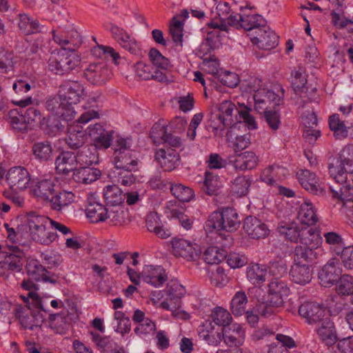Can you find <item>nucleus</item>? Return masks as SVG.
Instances as JSON below:
<instances>
[{"mask_svg": "<svg viewBox=\"0 0 353 353\" xmlns=\"http://www.w3.org/2000/svg\"><path fill=\"white\" fill-rule=\"evenodd\" d=\"M58 95V108L55 110L54 104L58 102L53 99L47 101L48 109L55 112L63 120L72 121L77 114L74 105L79 103L85 96L83 85L77 81H66L60 85Z\"/></svg>", "mask_w": 353, "mask_h": 353, "instance_id": "obj_1", "label": "nucleus"}, {"mask_svg": "<svg viewBox=\"0 0 353 353\" xmlns=\"http://www.w3.org/2000/svg\"><path fill=\"white\" fill-rule=\"evenodd\" d=\"M99 96H94L87 99L82 108L84 110L78 119L68 125L66 143L70 149L79 150L84 146L86 140V131L83 130L82 125H85L92 119L100 117Z\"/></svg>", "mask_w": 353, "mask_h": 353, "instance_id": "obj_2", "label": "nucleus"}, {"mask_svg": "<svg viewBox=\"0 0 353 353\" xmlns=\"http://www.w3.org/2000/svg\"><path fill=\"white\" fill-rule=\"evenodd\" d=\"M239 110L231 101H223L219 104L216 112L210 115L207 130L215 137H222L226 133L230 139V133L238 125Z\"/></svg>", "mask_w": 353, "mask_h": 353, "instance_id": "obj_3", "label": "nucleus"}, {"mask_svg": "<svg viewBox=\"0 0 353 353\" xmlns=\"http://www.w3.org/2000/svg\"><path fill=\"white\" fill-rule=\"evenodd\" d=\"M296 219L299 224H281L278 232L290 242H299L297 246L306 248L309 252V201H305L300 206Z\"/></svg>", "mask_w": 353, "mask_h": 353, "instance_id": "obj_4", "label": "nucleus"}, {"mask_svg": "<svg viewBox=\"0 0 353 353\" xmlns=\"http://www.w3.org/2000/svg\"><path fill=\"white\" fill-rule=\"evenodd\" d=\"M185 124V122L179 118L170 122L159 119L151 128L150 137L155 145L165 144L172 147H181V139L177 134L183 131Z\"/></svg>", "mask_w": 353, "mask_h": 353, "instance_id": "obj_5", "label": "nucleus"}, {"mask_svg": "<svg viewBox=\"0 0 353 353\" xmlns=\"http://www.w3.org/2000/svg\"><path fill=\"white\" fill-rule=\"evenodd\" d=\"M81 62V58L77 52L63 48L50 52L47 68L53 74L63 76L78 68Z\"/></svg>", "mask_w": 353, "mask_h": 353, "instance_id": "obj_6", "label": "nucleus"}, {"mask_svg": "<svg viewBox=\"0 0 353 353\" xmlns=\"http://www.w3.org/2000/svg\"><path fill=\"white\" fill-rule=\"evenodd\" d=\"M254 6L246 4L240 6L239 12L232 11L227 17V23L234 28L252 31L253 35L267 23L265 19L261 14L253 12Z\"/></svg>", "mask_w": 353, "mask_h": 353, "instance_id": "obj_7", "label": "nucleus"}, {"mask_svg": "<svg viewBox=\"0 0 353 353\" xmlns=\"http://www.w3.org/2000/svg\"><path fill=\"white\" fill-rule=\"evenodd\" d=\"M240 222L236 210L226 207L212 212L205 222V228L210 232L213 230L232 232L239 228Z\"/></svg>", "mask_w": 353, "mask_h": 353, "instance_id": "obj_8", "label": "nucleus"}, {"mask_svg": "<svg viewBox=\"0 0 353 353\" xmlns=\"http://www.w3.org/2000/svg\"><path fill=\"white\" fill-rule=\"evenodd\" d=\"M261 79L257 77H251L247 87L250 92H254V109L262 114L268 111L269 108H274L280 105L281 98L274 91L265 88H261Z\"/></svg>", "mask_w": 353, "mask_h": 353, "instance_id": "obj_9", "label": "nucleus"}, {"mask_svg": "<svg viewBox=\"0 0 353 353\" xmlns=\"http://www.w3.org/2000/svg\"><path fill=\"white\" fill-rule=\"evenodd\" d=\"M128 139L119 137L113 144L112 163L117 170H137V158L133 155Z\"/></svg>", "mask_w": 353, "mask_h": 353, "instance_id": "obj_10", "label": "nucleus"}, {"mask_svg": "<svg viewBox=\"0 0 353 353\" xmlns=\"http://www.w3.org/2000/svg\"><path fill=\"white\" fill-rule=\"evenodd\" d=\"M50 224L48 216L32 213L28 219V225L32 239L41 245H48L56 240V232L47 230V225Z\"/></svg>", "mask_w": 353, "mask_h": 353, "instance_id": "obj_11", "label": "nucleus"}, {"mask_svg": "<svg viewBox=\"0 0 353 353\" xmlns=\"http://www.w3.org/2000/svg\"><path fill=\"white\" fill-rule=\"evenodd\" d=\"M289 288L281 280L274 279L268 284V291L265 304L263 303V308L259 311L261 316H270L274 311L272 307H279L283 305L284 297L288 296Z\"/></svg>", "mask_w": 353, "mask_h": 353, "instance_id": "obj_12", "label": "nucleus"}, {"mask_svg": "<svg viewBox=\"0 0 353 353\" xmlns=\"http://www.w3.org/2000/svg\"><path fill=\"white\" fill-rule=\"evenodd\" d=\"M309 252L306 248L296 246L294 250V263L290 270L292 281L298 284L309 283Z\"/></svg>", "mask_w": 353, "mask_h": 353, "instance_id": "obj_13", "label": "nucleus"}, {"mask_svg": "<svg viewBox=\"0 0 353 353\" xmlns=\"http://www.w3.org/2000/svg\"><path fill=\"white\" fill-rule=\"evenodd\" d=\"M170 252L176 258H182L187 261H195L199 256L196 244L180 236L172 237L170 241Z\"/></svg>", "mask_w": 353, "mask_h": 353, "instance_id": "obj_14", "label": "nucleus"}, {"mask_svg": "<svg viewBox=\"0 0 353 353\" xmlns=\"http://www.w3.org/2000/svg\"><path fill=\"white\" fill-rule=\"evenodd\" d=\"M186 290L177 279L170 280L165 290V299L161 303V308L167 311H173L180 306L181 299L185 294Z\"/></svg>", "mask_w": 353, "mask_h": 353, "instance_id": "obj_15", "label": "nucleus"}, {"mask_svg": "<svg viewBox=\"0 0 353 353\" xmlns=\"http://www.w3.org/2000/svg\"><path fill=\"white\" fill-rule=\"evenodd\" d=\"M13 316L26 330H35L40 329L45 318L42 314L33 312L26 305H17L13 310Z\"/></svg>", "mask_w": 353, "mask_h": 353, "instance_id": "obj_16", "label": "nucleus"}, {"mask_svg": "<svg viewBox=\"0 0 353 353\" xmlns=\"http://www.w3.org/2000/svg\"><path fill=\"white\" fill-rule=\"evenodd\" d=\"M165 145L154 152V159L165 172H171L178 168L181 163V156L176 148Z\"/></svg>", "mask_w": 353, "mask_h": 353, "instance_id": "obj_17", "label": "nucleus"}, {"mask_svg": "<svg viewBox=\"0 0 353 353\" xmlns=\"http://www.w3.org/2000/svg\"><path fill=\"white\" fill-rule=\"evenodd\" d=\"M28 297L32 299L34 304L36 307L40 311L43 312L46 314L49 315V323L50 326L57 333L61 334L64 332L66 328V321L65 318L63 317L59 314H51L50 310L48 307L46 299L41 298L36 292H28Z\"/></svg>", "mask_w": 353, "mask_h": 353, "instance_id": "obj_18", "label": "nucleus"}, {"mask_svg": "<svg viewBox=\"0 0 353 353\" xmlns=\"http://www.w3.org/2000/svg\"><path fill=\"white\" fill-rule=\"evenodd\" d=\"M312 329L319 341L327 350L333 348L339 341V333L337 332L332 319L325 320L322 323L312 327Z\"/></svg>", "mask_w": 353, "mask_h": 353, "instance_id": "obj_19", "label": "nucleus"}, {"mask_svg": "<svg viewBox=\"0 0 353 353\" xmlns=\"http://www.w3.org/2000/svg\"><path fill=\"white\" fill-rule=\"evenodd\" d=\"M85 131L86 135L88 134L92 141V146L99 150H106L112 145V134L102 124L97 123L90 125Z\"/></svg>", "mask_w": 353, "mask_h": 353, "instance_id": "obj_20", "label": "nucleus"}, {"mask_svg": "<svg viewBox=\"0 0 353 353\" xmlns=\"http://www.w3.org/2000/svg\"><path fill=\"white\" fill-rule=\"evenodd\" d=\"M6 181L13 191H23L29 186L30 175L24 167L14 166L8 170Z\"/></svg>", "mask_w": 353, "mask_h": 353, "instance_id": "obj_21", "label": "nucleus"}, {"mask_svg": "<svg viewBox=\"0 0 353 353\" xmlns=\"http://www.w3.org/2000/svg\"><path fill=\"white\" fill-rule=\"evenodd\" d=\"M279 36L267 23L256 32L251 38V42L259 48L270 50L275 48L279 44Z\"/></svg>", "mask_w": 353, "mask_h": 353, "instance_id": "obj_22", "label": "nucleus"}, {"mask_svg": "<svg viewBox=\"0 0 353 353\" xmlns=\"http://www.w3.org/2000/svg\"><path fill=\"white\" fill-rule=\"evenodd\" d=\"M83 74L88 81L94 85H101L110 79L111 70L104 63L89 64L84 70Z\"/></svg>", "mask_w": 353, "mask_h": 353, "instance_id": "obj_23", "label": "nucleus"}, {"mask_svg": "<svg viewBox=\"0 0 353 353\" xmlns=\"http://www.w3.org/2000/svg\"><path fill=\"white\" fill-rule=\"evenodd\" d=\"M142 280L154 287L159 288L168 280V274L161 265H145L141 271Z\"/></svg>", "mask_w": 353, "mask_h": 353, "instance_id": "obj_24", "label": "nucleus"}, {"mask_svg": "<svg viewBox=\"0 0 353 353\" xmlns=\"http://www.w3.org/2000/svg\"><path fill=\"white\" fill-rule=\"evenodd\" d=\"M134 71L136 78L139 80H154L163 83L168 80L166 74L155 68L151 63H147L143 61H138L134 65Z\"/></svg>", "mask_w": 353, "mask_h": 353, "instance_id": "obj_25", "label": "nucleus"}, {"mask_svg": "<svg viewBox=\"0 0 353 353\" xmlns=\"http://www.w3.org/2000/svg\"><path fill=\"white\" fill-rule=\"evenodd\" d=\"M342 274L340 263L335 259H330L318 273L320 284L325 288L333 285Z\"/></svg>", "mask_w": 353, "mask_h": 353, "instance_id": "obj_26", "label": "nucleus"}, {"mask_svg": "<svg viewBox=\"0 0 353 353\" xmlns=\"http://www.w3.org/2000/svg\"><path fill=\"white\" fill-rule=\"evenodd\" d=\"M243 228L245 233L253 239H265L270 232L265 223L253 216L245 219Z\"/></svg>", "mask_w": 353, "mask_h": 353, "instance_id": "obj_27", "label": "nucleus"}, {"mask_svg": "<svg viewBox=\"0 0 353 353\" xmlns=\"http://www.w3.org/2000/svg\"><path fill=\"white\" fill-rule=\"evenodd\" d=\"M288 170L277 164L265 168L261 173L260 180L269 185H275L277 181H281L288 175Z\"/></svg>", "mask_w": 353, "mask_h": 353, "instance_id": "obj_28", "label": "nucleus"}, {"mask_svg": "<svg viewBox=\"0 0 353 353\" xmlns=\"http://www.w3.org/2000/svg\"><path fill=\"white\" fill-rule=\"evenodd\" d=\"M92 341L102 353H126L124 347L115 342L110 336H103L101 334L90 332Z\"/></svg>", "mask_w": 353, "mask_h": 353, "instance_id": "obj_29", "label": "nucleus"}, {"mask_svg": "<svg viewBox=\"0 0 353 353\" xmlns=\"http://www.w3.org/2000/svg\"><path fill=\"white\" fill-rule=\"evenodd\" d=\"M222 338L228 347H239L245 341V330L241 324L234 323L228 330H223Z\"/></svg>", "mask_w": 353, "mask_h": 353, "instance_id": "obj_30", "label": "nucleus"}, {"mask_svg": "<svg viewBox=\"0 0 353 353\" xmlns=\"http://www.w3.org/2000/svg\"><path fill=\"white\" fill-rule=\"evenodd\" d=\"M107 208L97 201L95 198L91 196L88 199V204L85 208V214L92 223H99L108 219Z\"/></svg>", "mask_w": 353, "mask_h": 353, "instance_id": "obj_31", "label": "nucleus"}, {"mask_svg": "<svg viewBox=\"0 0 353 353\" xmlns=\"http://www.w3.org/2000/svg\"><path fill=\"white\" fill-rule=\"evenodd\" d=\"M145 225L150 232L154 233L159 238L167 239L172 234L170 229L163 225L161 216L156 212H150L147 214Z\"/></svg>", "mask_w": 353, "mask_h": 353, "instance_id": "obj_32", "label": "nucleus"}, {"mask_svg": "<svg viewBox=\"0 0 353 353\" xmlns=\"http://www.w3.org/2000/svg\"><path fill=\"white\" fill-rule=\"evenodd\" d=\"M236 154L234 159L231 161L235 170H252L257 166L259 159L254 152L245 151Z\"/></svg>", "mask_w": 353, "mask_h": 353, "instance_id": "obj_33", "label": "nucleus"}, {"mask_svg": "<svg viewBox=\"0 0 353 353\" xmlns=\"http://www.w3.org/2000/svg\"><path fill=\"white\" fill-rule=\"evenodd\" d=\"M77 165L75 154L70 151L62 152L55 160L56 170L59 174H67L74 172Z\"/></svg>", "mask_w": 353, "mask_h": 353, "instance_id": "obj_34", "label": "nucleus"}, {"mask_svg": "<svg viewBox=\"0 0 353 353\" xmlns=\"http://www.w3.org/2000/svg\"><path fill=\"white\" fill-rule=\"evenodd\" d=\"M28 274L32 279L37 281L49 282L55 283L57 281L48 276L46 268L43 266L40 261L35 259H28L26 265Z\"/></svg>", "mask_w": 353, "mask_h": 353, "instance_id": "obj_35", "label": "nucleus"}, {"mask_svg": "<svg viewBox=\"0 0 353 353\" xmlns=\"http://www.w3.org/2000/svg\"><path fill=\"white\" fill-rule=\"evenodd\" d=\"M332 199L343 207L353 209V188L350 185L339 187L338 190L333 186L330 188Z\"/></svg>", "mask_w": 353, "mask_h": 353, "instance_id": "obj_36", "label": "nucleus"}, {"mask_svg": "<svg viewBox=\"0 0 353 353\" xmlns=\"http://www.w3.org/2000/svg\"><path fill=\"white\" fill-rule=\"evenodd\" d=\"M267 272V265L250 263L246 268V277L252 285L261 286L265 281Z\"/></svg>", "mask_w": 353, "mask_h": 353, "instance_id": "obj_37", "label": "nucleus"}, {"mask_svg": "<svg viewBox=\"0 0 353 353\" xmlns=\"http://www.w3.org/2000/svg\"><path fill=\"white\" fill-rule=\"evenodd\" d=\"M98 148L90 145L81 147L77 151L76 158L79 166H91L99 161Z\"/></svg>", "mask_w": 353, "mask_h": 353, "instance_id": "obj_38", "label": "nucleus"}, {"mask_svg": "<svg viewBox=\"0 0 353 353\" xmlns=\"http://www.w3.org/2000/svg\"><path fill=\"white\" fill-rule=\"evenodd\" d=\"M292 86L296 94L307 98V74L305 69L299 68L292 73Z\"/></svg>", "mask_w": 353, "mask_h": 353, "instance_id": "obj_39", "label": "nucleus"}, {"mask_svg": "<svg viewBox=\"0 0 353 353\" xmlns=\"http://www.w3.org/2000/svg\"><path fill=\"white\" fill-rule=\"evenodd\" d=\"M40 128L48 135L55 137L64 129L60 118L57 115L43 117L39 121Z\"/></svg>", "mask_w": 353, "mask_h": 353, "instance_id": "obj_40", "label": "nucleus"}, {"mask_svg": "<svg viewBox=\"0 0 353 353\" xmlns=\"http://www.w3.org/2000/svg\"><path fill=\"white\" fill-rule=\"evenodd\" d=\"M75 194L72 191L62 190L58 191L50 199L51 208L61 212L75 201Z\"/></svg>", "mask_w": 353, "mask_h": 353, "instance_id": "obj_41", "label": "nucleus"}, {"mask_svg": "<svg viewBox=\"0 0 353 353\" xmlns=\"http://www.w3.org/2000/svg\"><path fill=\"white\" fill-rule=\"evenodd\" d=\"M101 171L90 166H80L73 173L74 180L79 183L90 184L101 176Z\"/></svg>", "mask_w": 353, "mask_h": 353, "instance_id": "obj_42", "label": "nucleus"}, {"mask_svg": "<svg viewBox=\"0 0 353 353\" xmlns=\"http://www.w3.org/2000/svg\"><path fill=\"white\" fill-rule=\"evenodd\" d=\"M13 253H6L2 268L14 272H20L23 268V252L18 247H12Z\"/></svg>", "mask_w": 353, "mask_h": 353, "instance_id": "obj_43", "label": "nucleus"}, {"mask_svg": "<svg viewBox=\"0 0 353 353\" xmlns=\"http://www.w3.org/2000/svg\"><path fill=\"white\" fill-rule=\"evenodd\" d=\"M252 179L249 175H239L231 181L230 192L236 197L246 196L250 190Z\"/></svg>", "mask_w": 353, "mask_h": 353, "instance_id": "obj_44", "label": "nucleus"}, {"mask_svg": "<svg viewBox=\"0 0 353 353\" xmlns=\"http://www.w3.org/2000/svg\"><path fill=\"white\" fill-rule=\"evenodd\" d=\"M52 152V144L48 141L35 142L32 147V153L34 159L40 163L51 160Z\"/></svg>", "mask_w": 353, "mask_h": 353, "instance_id": "obj_45", "label": "nucleus"}, {"mask_svg": "<svg viewBox=\"0 0 353 353\" xmlns=\"http://www.w3.org/2000/svg\"><path fill=\"white\" fill-rule=\"evenodd\" d=\"M31 192L38 199L50 201V196L54 192V183L51 179H43L37 182Z\"/></svg>", "mask_w": 353, "mask_h": 353, "instance_id": "obj_46", "label": "nucleus"}, {"mask_svg": "<svg viewBox=\"0 0 353 353\" xmlns=\"http://www.w3.org/2000/svg\"><path fill=\"white\" fill-rule=\"evenodd\" d=\"M325 320H332L327 307L323 304L310 301V325L314 327Z\"/></svg>", "mask_w": 353, "mask_h": 353, "instance_id": "obj_47", "label": "nucleus"}, {"mask_svg": "<svg viewBox=\"0 0 353 353\" xmlns=\"http://www.w3.org/2000/svg\"><path fill=\"white\" fill-rule=\"evenodd\" d=\"M330 130L333 132V136L336 140H343L347 137L348 128L344 121L340 119L339 114H333L328 118Z\"/></svg>", "mask_w": 353, "mask_h": 353, "instance_id": "obj_48", "label": "nucleus"}, {"mask_svg": "<svg viewBox=\"0 0 353 353\" xmlns=\"http://www.w3.org/2000/svg\"><path fill=\"white\" fill-rule=\"evenodd\" d=\"M7 120L14 132L24 133L29 129L20 109L10 110L7 115Z\"/></svg>", "mask_w": 353, "mask_h": 353, "instance_id": "obj_49", "label": "nucleus"}, {"mask_svg": "<svg viewBox=\"0 0 353 353\" xmlns=\"http://www.w3.org/2000/svg\"><path fill=\"white\" fill-rule=\"evenodd\" d=\"M19 28L24 34L30 35L42 32L43 26L37 19H34L26 14H20Z\"/></svg>", "mask_w": 353, "mask_h": 353, "instance_id": "obj_50", "label": "nucleus"}, {"mask_svg": "<svg viewBox=\"0 0 353 353\" xmlns=\"http://www.w3.org/2000/svg\"><path fill=\"white\" fill-rule=\"evenodd\" d=\"M248 299L246 293L243 291H237L230 301V310L235 316H241L245 312V308Z\"/></svg>", "mask_w": 353, "mask_h": 353, "instance_id": "obj_51", "label": "nucleus"}, {"mask_svg": "<svg viewBox=\"0 0 353 353\" xmlns=\"http://www.w3.org/2000/svg\"><path fill=\"white\" fill-rule=\"evenodd\" d=\"M103 198L107 205L115 206L122 203L123 195L121 188L117 185H108L103 189Z\"/></svg>", "mask_w": 353, "mask_h": 353, "instance_id": "obj_52", "label": "nucleus"}, {"mask_svg": "<svg viewBox=\"0 0 353 353\" xmlns=\"http://www.w3.org/2000/svg\"><path fill=\"white\" fill-rule=\"evenodd\" d=\"M221 187L220 177L212 172L205 171L203 187L205 193L210 196L216 195Z\"/></svg>", "mask_w": 353, "mask_h": 353, "instance_id": "obj_53", "label": "nucleus"}, {"mask_svg": "<svg viewBox=\"0 0 353 353\" xmlns=\"http://www.w3.org/2000/svg\"><path fill=\"white\" fill-rule=\"evenodd\" d=\"M15 57L12 51L0 47V73L8 74L14 70Z\"/></svg>", "mask_w": 353, "mask_h": 353, "instance_id": "obj_54", "label": "nucleus"}, {"mask_svg": "<svg viewBox=\"0 0 353 353\" xmlns=\"http://www.w3.org/2000/svg\"><path fill=\"white\" fill-rule=\"evenodd\" d=\"M199 339L204 340L209 345H217L221 341V336L219 333L217 338L214 335V327L210 322L202 323L198 328Z\"/></svg>", "mask_w": 353, "mask_h": 353, "instance_id": "obj_55", "label": "nucleus"}, {"mask_svg": "<svg viewBox=\"0 0 353 353\" xmlns=\"http://www.w3.org/2000/svg\"><path fill=\"white\" fill-rule=\"evenodd\" d=\"M211 319L214 324L222 327L230 325L232 321L231 314L226 309L219 306L212 310Z\"/></svg>", "mask_w": 353, "mask_h": 353, "instance_id": "obj_56", "label": "nucleus"}, {"mask_svg": "<svg viewBox=\"0 0 353 353\" xmlns=\"http://www.w3.org/2000/svg\"><path fill=\"white\" fill-rule=\"evenodd\" d=\"M336 292L341 296H350L353 294V276L345 274L341 275L335 283Z\"/></svg>", "mask_w": 353, "mask_h": 353, "instance_id": "obj_57", "label": "nucleus"}, {"mask_svg": "<svg viewBox=\"0 0 353 353\" xmlns=\"http://www.w3.org/2000/svg\"><path fill=\"white\" fill-rule=\"evenodd\" d=\"M226 258V251L216 246L208 248L203 254V259L208 264H219Z\"/></svg>", "mask_w": 353, "mask_h": 353, "instance_id": "obj_58", "label": "nucleus"}, {"mask_svg": "<svg viewBox=\"0 0 353 353\" xmlns=\"http://www.w3.org/2000/svg\"><path fill=\"white\" fill-rule=\"evenodd\" d=\"M170 189L172 194L181 202H188L194 197L193 190L181 183L170 185Z\"/></svg>", "mask_w": 353, "mask_h": 353, "instance_id": "obj_59", "label": "nucleus"}, {"mask_svg": "<svg viewBox=\"0 0 353 353\" xmlns=\"http://www.w3.org/2000/svg\"><path fill=\"white\" fill-rule=\"evenodd\" d=\"M151 64L157 69L167 70L170 66V60L164 57L157 48H151L148 53Z\"/></svg>", "mask_w": 353, "mask_h": 353, "instance_id": "obj_60", "label": "nucleus"}, {"mask_svg": "<svg viewBox=\"0 0 353 353\" xmlns=\"http://www.w3.org/2000/svg\"><path fill=\"white\" fill-rule=\"evenodd\" d=\"M345 166L341 163L339 165H330L329 174L330 176L339 184L336 188L333 187L334 189L338 190L339 187H342L343 183L346 182L347 174L352 172L350 170H347Z\"/></svg>", "mask_w": 353, "mask_h": 353, "instance_id": "obj_61", "label": "nucleus"}, {"mask_svg": "<svg viewBox=\"0 0 353 353\" xmlns=\"http://www.w3.org/2000/svg\"><path fill=\"white\" fill-rule=\"evenodd\" d=\"M339 161L347 170L353 172V145H347L341 150Z\"/></svg>", "mask_w": 353, "mask_h": 353, "instance_id": "obj_62", "label": "nucleus"}, {"mask_svg": "<svg viewBox=\"0 0 353 353\" xmlns=\"http://www.w3.org/2000/svg\"><path fill=\"white\" fill-rule=\"evenodd\" d=\"M334 253L340 255L341 263L345 269H353V245L343 247L341 250H334Z\"/></svg>", "mask_w": 353, "mask_h": 353, "instance_id": "obj_63", "label": "nucleus"}, {"mask_svg": "<svg viewBox=\"0 0 353 353\" xmlns=\"http://www.w3.org/2000/svg\"><path fill=\"white\" fill-rule=\"evenodd\" d=\"M336 345L341 353H353V335L346 336L345 334L339 333Z\"/></svg>", "mask_w": 353, "mask_h": 353, "instance_id": "obj_64", "label": "nucleus"}]
</instances>
